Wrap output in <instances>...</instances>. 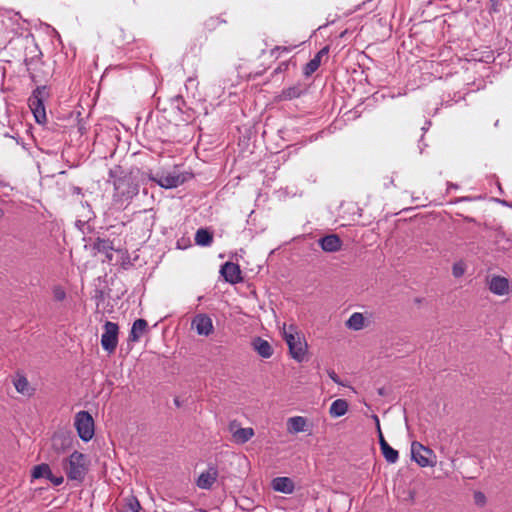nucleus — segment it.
<instances>
[{"instance_id": "obj_23", "label": "nucleus", "mask_w": 512, "mask_h": 512, "mask_svg": "<svg viewBox=\"0 0 512 512\" xmlns=\"http://www.w3.org/2000/svg\"><path fill=\"white\" fill-rule=\"evenodd\" d=\"M31 476L33 479L46 478L48 480L52 476V471L48 464L41 463L33 467Z\"/></svg>"}, {"instance_id": "obj_26", "label": "nucleus", "mask_w": 512, "mask_h": 512, "mask_svg": "<svg viewBox=\"0 0 512 512\" xmlns=\"http://www.w3.org/2000/svg\"><path fill=\"white\" fill-rule=\"evenodd\" d=\"M364 316L361 313H353L346 322L348 328L358 331L364 327Z\"/></svg>"}, {"instance_id": "obj_40", "label": "nucleus", "mask_w": 512, "mask_h": 512, "mask_svg": "<svg viewBox=\"0 0 512 512\" xmlns=\"http://www.w3.org/2000/svg\"><path fill=\"white\" fill-rule=\"evenodd\" d=\"M328 53H329V46H324L321 50H319L316 53L315 57H319V60L321 61L322 57L328 56Z\"/></svg>"}, {"instance_id": "obj_14", "label": "nucleus", "mask_w": 512, "mask_h": 512, "mask_svg": "<svg viewBox=\"0 0 512 512\" xmlns=\"http://www.w3.org/2000/svg\"><path fill=\"white\" fill-rule=\"evenodd\" d=\"M489 289L496 295H506L509 293V281L505 277L493 276L489 281Z\"/></svg>"}, {"instance_id": "obj_6", "label": "nucleus", "mask_w": 512, "mask_h": 512, "mask_svg": "<svg viewBox=\"0 0 512 512\" xmlns=\"http://www.w3.org/2000/svg\"><path fill=\"white\" fill-rule=\"evenodd\" d=\"M75 427L81 440L88 442L94 435V420L87 411H80L75 416Z\"/></svg>"}, {"instance_id": "obj_8", "label": "nucleus", "mask_w": 512, "mask_h": 512, "mask_svg": "<svg viewBox=\"0 0 512 512\" xmlns=\"http://www.w3.org/2000/svg\"><path fill=\"white\" fill-rule=\"evenodd\" d=\"M411 457L420 467L434 466L435 464L432 459L435 458L433 451L417 441L411 444Z\"/></svg>"}, {"instance_id": "obj_25", "label": "nucleus", "mask_w": 512, "mask_h": 512, "mask_svg": "<svg viewBox=\"0 0 512 512\" xmlns=\"http://www.w3.org/2000/svg\"><path fill=\"white\" fill-rule=\"evenodd\" d=\"M254 436L252 428H239L233 433V438L237 443L244 444Z\"/></svg>"}, {"instance_id": "obj_33", "label": "nucleus", "mask_w": 512, "mask_h": 512, "mask_svg": "<svg viewBox=\"0 0 512 512\" xmlns=\"http://www.w3.org/2000/svg\"><path fill=\"white\" fill-rule=\"evenodd\" d=\"M465 273V267L462 263H455L452 267V274L454 277L459 278Z\"/></svg>"}, {"instance_id": "obj_29", "label": "nucleus", "mask_w": 512, "mask_h": 512, "mask_svg": "<svg viewBox=\"0 0 512 512\" xmlns=\"http://www.w3.org/2000/svg\"><path fill=\"white\" fill-rule=\"evenodd\" d=\"M14 386L17 392L23 395H31V388L28 380L24 376H18L14 381Z\"/></svg>"}, {"instance_id": "obj_36", "label": "nucleus", "mask_w": 512, "mask_h": 512, "mask_svg": "<svg viewBox=\"0 0 512 512\" xmlns=\"http://www.w3.org/2000/svg\"><path fill=\"white\" fill-rule=\"evenodd\" d=\"M53 294H54V298L57 300V301H62L65 299L66 297V293L65 291L60 288V287H56L53 291Z\"/></svg>"}, {"instance_id": "obj_35", "label": "nucleus", "mask_w": 512, "mask_h": 512, "mask_svg": "<svg viewBox=\"0 0 512 512\" xmlns=\"http://www.w3.org/2000/svg\"><path fill=\"white\" fill-rule=\"evenodd\" d=\"M474 500H475V503L479 506H483L486 503V497L480 491L474 493Z\"/></svg>"}, {"instance_id": "obj_2", "label": "nucleus", "mask_w": 512, "mask_h": 512, "mask_svg": "<svg viewBox=\"0 0 512 512\" xmlns=\"http://www.w3.org/2000/svg\"><path fill=\"white\" fill-rule=\"evenodd\" d=\"M68 466L65 467L69 480L83 482L88 470L89 461L87 456L81 452L74 451L67 459Z\"/></svg>"}, {"instance_id": "obj_19", "label": "nucleus", "mask_w": 512, "mask_h": 512, "mask_svg": "<svg viewBox=\"0 0 512 512\" xmlns=\"http://www.w3.org/2000/svg\"><path fill=\"white\" fill-rule=\"evenodd\" d=\"M307 420L302 416H294L288 419L287 426L290 433H299L306 430Z\"/></svg>"}, {"instance_id": "obj_11", "label": "nucleus", "mask_w": 512, "mask_h": 512, "mask_svg": "<svg viewBox=\"0 0 512 512\" xmlns=\"http://www.w3.org/2000/svg\"><path fill=\"white\" fill-rule=\"evenodd\" d=\"M218 477V469L215 465H209L208 469L202 472L196 484L199 488L209 490L212 488L213 484L216 482Z\"/></svg>"}, {"instance_id": "obj_20", "label": "nucleus", "mask_w": 512, "mask_h": 512, "mask_svg": "<svg viewBox=\"0 0 512 512\" xmlns=\"http://www.w3.org/2000/svg\"><path fill=\"white\" fill-rule=\"evenodd\" d=\"M348 407V402L345 399H337L332 402L329 413L332 417L338 418L347 413Z\"/></svg>"}, {"instance_id": "obj_17", "label": "nucleus", "mask_w": 512, "mask_h": 512, "mask_svg": "<svg viewBox=\"0 0 512 512\" xmlns=\"http://www.w3.org/2000/svg\"><path fill=\"white\" fill-rule=\"evenodd\" d=\"M253 349L263 358H270L273 355V348L271 344L261 338L255 337L251 343Z\"/></svg>"}, {"instance_id": "obj_3", "label": "nucleus", "mask_w": 512, "mask_h": 512, "mask_svg": "<svg viewBox=\"0 0 512 512\" xmlns=\"http://www.w3.org/2000/svg\"><path fill=\"white\" fill-rule=\"evenodd\" d=\"M192 177L190 173H182L177 169L168 172L157 173L150 179L165 189H172L182 185Z\"/></svg>"}, {"instance_id": "obj_41", "label": "nucleus", "mask_w": 512, "mask_h": 512, "mask_svg": "<svg viewBox=\"0 0 512 512\" xmlns=\"http://www.w3.org/2000/svg\"><path fill=\"white\" fill-rule=\"evenodd\" d=\"M327 373H328V376L330 377V379H331L334 383H336V384H341V381H340V379H339L338 375L335 373V371H334V370H328V371H327Z\"/></svg>"}, {"instance_id": "obj_44", "label": "nucleus", "mask_w": 512, "mask_h": 512, "mask_svg": "<svg viewBox=\"0 0 512 512\" xmlns=\"http://www.w3.org/2000/svg\"><path fill=\"white\" fill-rule=\"evenodd\" d=\"M174 404L177 406V407H180L181 406V403L179 401V398H174Z\"/></svg>"}, {"instance_id": "obj_18", "label": "nucleus", "mask_w": 512, "mask_h": 512, "mask_svg": "<svg viewBox=\"0 0 512 512\" xmlns=\"http://www.w3.org/2000/svg\"><path fill=\"white\" fill-rule=\"evenodd\" d=\"M272 488L281 493L291 494L294 491V482L288 477H277L272 481Z\"/></svg>"}, {"instance_id": "obj_32", "label": "nucleus", "mask_w": 512, "mask_h": 512, "mask_svg": "<svg viewBox=\"0 0 512 512\" xmlns=\"http://www.w3.org/2000/svg\"><path fill=\"white\" fill-rule=\"evenodd\" d=\"M31 96H36L40 100L44 101V99L48 97L47 87L45 85L38 86L35 90H33Z\"/></svg>"}, {"instance_id": "obj_42", "label": "nucleus", "mask_w": 512, "mask_h": 512, "mask_svg": "<svg viewBox=\"0 0 512 512\" xmlns=\"http://www.w3.org/2000/svg\"><path fill=\"white\" fill-rule=\"evenodd\" d=\"M289 67V62L284 61L279 64V66L275 69V73H280L286 71Z\"/></svg>"}, {"instance_id": "obj_24", "label": "nucleus", "mask_w": 512, "mask_h": 512, "mask_svg": "<svg viewBox=\"0 0 512 512\" xmlns=\"http://www.w3.org/2000/svg\"><path fill=\"white\" fill-rule=\"evenodd\" d=\"M304 93V89L301 85H294L283 89L280 95L282 100H292L299 98Z\"/></svg>"}, {"instance_id": "obj_45", "label": "nucleus", "mask_w": 512, "mask_h": 512, "mask_svg": "<svg viewBox=\"0 0 512 512\" xmlns=\"http://www.w3.org/2000/svg\"><path fill=\"white\" fill-rule=\"evenodd\" d=\"M3 215V211L2 209L0 208V217Z\"/></svg>"}, {"instance_id": "obj_4", "label": "nucleus", "mask_w": 512, "mask_h": 512, "mask_svg": "<svg viewBox=\"0 0 512 512\" xmlns=\"http://www.w3.org/2000/svg\"><path fill=\"white\" fill-rule=\"evenodd\" d=\"M32 46L30 47V56H28V53L25 55L24 63L27 67V71L29 72L30 78L33 82L38 83L43 80L44 77H41L38 74V66L43 65V62L41 61L42 52L37 46L36 43H34V39H31ZM29 49V47H26V51Z\"/></svg>"}, {"instance_id": "obj_15", "label": "nucleus", "mask_w": 512, "mask_h": 512, "mask_svg": "<svg viewBox=\"0 0 512 512\" xmlns=\"http://www.w3.org/2000/svg\"><path fill=\"white\" fill-rule=\"evenodd\" d=\"M92 247L95 251L105 254L107 261H112V251L114 250V246L113 242L110 239L98 237L93 242Z\"/></svg>"}, {"instance_id": "obj_5", "label": "nucleus", "mask_w": 512, "mask_h": 512, "mask_svg": "<svg viewBox=\"0 0 512 512\" xmlns=\"http://www.w3.org/2000/svg\"><path fill=\"white\" fill-rule=\"evenodd\" d=\"M284 339L292 358L297 362H303L307 352L306 341L298 333H293L292 331H284Z\"/></svg>"}, {"instance_id": "obj_16", "label": "nucleus", "mask_w": 512, "mask_h": 512, "mask_svg": "<svg viewBox=\"0 0 512 512\" xmlns=\"http://www.w3.org/2000/svg\"><path fill=\"white\" fill-rule=\"evenodd\" d=\"M148 332V323L145 319H137L132 324L128 340L130 342H138L141 336Z\"/></svg>"}, {"instance_id": "obj_10", "label": "nucleus", "mask_w": 512, "mask_h": 512, "mask_svg": "<svg viewBox=\"0 0 512 512\" xmlns=\"http://www.w3.org/2000/svg\"><path fill=\"white\" fill-rule=\"evenodd\" d=\"M191 325L199 335L209 336L213 332V322L207 314L201 313L194 316Z\"/></svg>"}, {"instance_id": "obj_13", "label": "nucleus", "mask_w": 512, "mask_h": 512, "mask_svg": "<svg viewBox=\"0 0 512 512\" xmlns=\"http://www.w3.org/2000/svg\"><path fill=\"white\" fill-rule=\"evenodd\" d=\"M29 106L34 114L36 122L39 124L45 123L47 117L45 112L44 101L40 100L36 96H30Z\"/></svg>"}, {"instance_id": "obj_21", "label": "nucleus", "mask_w": 512, "mask_h": 512, "mask_svg": "<svg viewBox=\"0 0 512 512\" xmlns=\"http://www.w3.org/2000/svg\"><path fill=\"white\" fill-rule=\"evenodd\" d=\"M213 242V234L208 229L200 228L195 234V243L199 246H210Z\"/></svg>"}, {"instance_id": "obj_43", "label": "nucleus", "mask_w": 512, "mask_h": 512, "mask_svg": "<svg viewBox=\"0 0 512 512\" xmlns=\"http://www.w3.org/2000/svg\"><path fill=\"white\" fill-rule=\"evenodd\" d=\"M70 192L72 195H82V189L80 187H77V186H71L70 187Z\"/></svg>"}, {"instance_id": "obj_1", "label": "nucleus", "mask_w": 512, "mask_h": 512, "mask_svg": "<svg viewBox=\"0 0 512 512\" xmlns=\"http://www.w3.org/2000/svg\"><path fill=\"white\" fill-rule=\"evenodd\" d=\"M113 184V202L120 206L129 203L139 192V186L131 174L116 178Z\"/></svg>"}, {"instance_id": "obj_28", "label": "nucleus", "mask_w": 512, "mask_h": 512, "mask_svg": "<svg viewBox=\"0 0 512 512\" xmlns=\"http://www.w3.org/2000/svg\"><path fill=\"white\" fill-rule=\"evenodd\" d=\"M70 445V439L63 435H54L52 446L57 452H63Z\"/></svg>"}, {"instance_id": "obj_9", "label": "nucleus", "mask_w": 512, "mask_h": 512, "mask_svg": "<svg viewBox=\"0 0 512 512\" xmlns=\"http://www.w3.org/2000/svg\"><path fill=\"white\" fill-rule=\"evenodd\" d=\"M220 273L225 281L230 284H237L243 281L240 267L236 263L226 262L221 266Z\"/></svg>"}, {"instance_id": "obj_30", "label": "nucleus", "mask_w": 512, "mask_h": 512, "mask_svg": "<svg viewBox=\"0 0 512 512\" xmlns=\"http://www.w3.org/2000/svg\"><path fill=\"white\" fill-rule=\"evenodd\" d=\"M141 505L135 496H129L125 498V505L121 512H139Z\"/></svg>"}, {"instance_id": "obj_27", "label": "nucleus", "mask_w": 512, "mask_h": 512, "mask_svg": "<svg viewBox=\"0 0 512 512\" xmlns=\"http://www.w3.org/2000/svg\"><path fill=\"white\" fill-rule=\"evenodd\" d=\"M380 449H381L382 455L384 456L385 460L388 463L394 464L398 461V459H399L398 451L395 450L394 448H392L389 444L384 445Z\"/></svg>"}, {"instance_id": "obj_22", "label": "nucleus", "mask_w": 512, "mask_h": 512, "mask_svg": "<svg viewBox=\"0 0 512 512\" xmlns=\"http://www.w3.org/2000/svg\"><path fill=\"white\" fill-rule=\"evenodd\" d=\"M7 20L9 22H11V24L13 26H15V27L12 28V31L15 34H21L22 33V31L24 30V27H23L24 20H22V17H21V15L18 12L8 11L7 12Z\"/></svg>"}, {"instance_id": "obj_38", "label": "nucleus", "mask_w": 512, "mask_h": 512, "mask_svg": "<svg viewBox=\"0 0 512 512\" xmlns=\"http://www.w3.org/2000/svg\"><path fill=\"white\" fill-rule=\"evenodd\" d=\"M54 486H59L61 485L63 482H64V478L63 476H55L53 473H52V476H50V478L48 479Z\"/></svg>"}, {"instance_id": "obj_39", "label": "nucleus", "mask_w": 512, "mask_h": 512, "mask_svg": "<svg viewBox=\"0 0 512 512\" xmlns=\"http://www.w3.org/2000/svg\"><path fill=\"white\" fill-rule=\"evenodd\" d=\"M94 298L97 300V305L99 304V302L104 301V298H105L104 291L101 289H96Z\"/></svg>"}, {"instance_id": "obj_7", "label": "nucleus", "mask_w": 512, "mask_h": 512, "mask_svg": "<svg viewBox=\"0 0 512 512\" xmlns=\"http://www.w3.org/2000/svg\"><path fill=\"white\" fill-rule=\"evenodd\" d=\"M101 336V346L109 354L115 352L118 345L119 326L117 323L106 321Z\"/></svg>"}, {"instance_id": "obj_12", "label": "nucleus", "mask_w": 512, "mask_h": 512, "mask_svg": "<svg viewBox=\"0 0 512 512\" xmlns=\"http://www.w3.org/2000/svg\"><path fill=\"white\" fill-rule=\"evenodd\" d=\"M319 245L325 252H337L342 247V240L337 234H329L319 239Z\"/></svg>"}, {"instance_id": "obj_37", "label": "nucleus", "mask_w": 512, "mask_h": 512, "mask_svg": "<svg viewBox=\"0 0 512 512\" xmlns=\"http://www.w3.org/2000/svg\"><path fill=\"white\" fill-rule=\"evenodd\" d=\"M295 46H275L271 50V55H275L276 52H290Z\"/></svg>"}, {"instance_id": "obj_34", "label": "nucleus", "mask_w": 512, "mask_h": 512, "mask_svg": "<svg viewBox=\"0 0 512 512\" xmlns=\"http://www.w3.org/2000/svg\"><path fill=\"white\" fill-rule=\"evenodd\" d=\"M374 419L376 421V425H377V430H378V438H379V445H380V448L383 447L384 445H387V441L385 440L383 434H382V431H381V428H380V423H379V419H378V416L374 415Z\"/></svg>"}, {"instance_id": "obj_31", "label": "nucleus", "mask_w": 512, "mask_h": 512, "mask_svg": "<svg viewBox=\"0 0 512 512\" xmlns=\"http://www.w3.org/2000/svg\"><path fill=\"white\" fill-rule=\"evenodd\" d=\"M321 65L319 57H313L303 68V74L306 77L311 76Z\"/></svg>"}]
</instances>
